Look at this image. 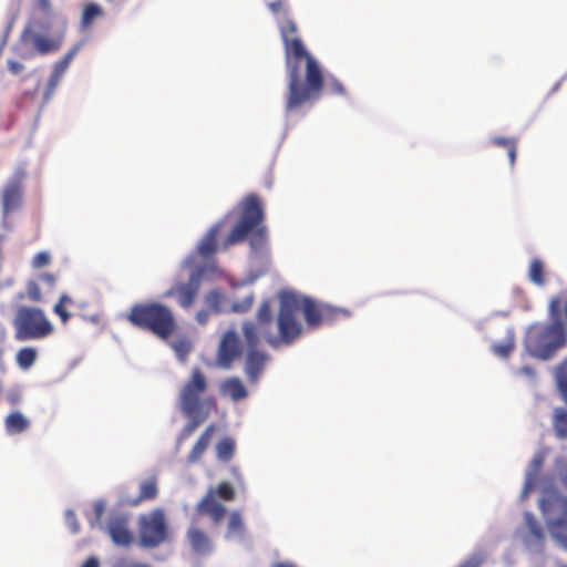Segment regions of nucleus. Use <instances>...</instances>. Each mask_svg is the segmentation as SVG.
<instances>
[{
	"mask_svg": "<svg viewBox=\"0 0 567 567\" xmlns=\"http://www.w3.org/2000/svg\"><path fill=\"white\" fill-rule=\"evenodd\" d=\"M285 43L288 69V95L285 105L286 113L297 111L322 90L324 79L318 61L303 45L300 38L287 37L285 25L280 27Z\"/></svg>",
	"mask_w": 567,
	"mask_h": 567,
	"instance_id": "nucleus-1",
	"label": "nucleus"
},
{
	"mask_svg": "<svg viewBox=\"0 0 567 567\" xmlns=\"http://www.w3.org/2000/svg\"><path fill=\"white\" fill-rule=\"evenodd\" d=\"M248 239L250 257L261 264L268 259L269 236L265 225V212L261 200L256 194L244 198L241 214L228 236L223 241V248Z\"/></svg>",
	"mask_w": 567,
	"mask_h": 567,
	"instance_id": "nucleus-2",
	"label": "nucleus"
},
{
	"mask_svg": "<svg viewBox=\"0 0 567 567\" xmlns=\"http://www.w3.org/2000/svg\"><path fill=\"white\" fill-rule=\"evenodd\" d=\"M208 388L207 378L199 368H194L190 378L184 383L178 394V408L187 419L177 436L181 444L206 422L210 414V400L202 399Z\"/></svg>",
	"mask_w": 567,
	"mask_h": 567,
	"instance_id": "nucleus-3",
	"label": "nucleus"
},
{
	"mask_svg": "<svg viewBox=\"0 0 567 567\" xmlns=\"http://www.w3.org/2000/svg\"><path fill=\"white\" fill-rule=\"evenodd\" d=\"M182 270H188L187 281H178L161 296L163 299L176 297L183 309L193 306L200 286L206 281H215L224 276L219 266L214 262L196 264L195 254H188L179 265Z\"/></svg>",
	"mask_w": 567,
	"mask_h": 567,
	"instance_id": "nucleus-4",
	"label": "nucleus"
},
{
	"mask_svg": "<svg viewBox=\"0 0 567 567\" xmlns=\"http://www.w3.org/2000/svg\"><path fill=\"white\" fill-rule=\"evenodd\" d=\"M126 319L131 324L167 340L176 329L173 311L164 303L153 301L132 306Z\"/></svg>",
	"mask_w": 567,
	"mask_h": 567,
	"instance_id": "nucleus-5",
	"label": "nucleus"
},
{
	"mask_svg": "<svg viewBox=\"0 0 567 567\" xmlns=\"http://www.w3.org/2000/svg\"><path fill=\"white\" fill-rule=\"evenodd\" d=\"M567 332L559 322H534L527 327L524 338L526 352L538 360L548 361L566 344Z\"/></svg>",
	"mask_w": 567,
	"mask_h": 567,
	"instance_id": "nucleus-6",
	"label": "nucleus"
},
{
	"mask_svg": "<svg viewBox=\"0 0 567 567\" xmlns=\"http://www.w3.org/2000/svg\"><path fill=\"white\" fill-rule=\"evenodd\" d=\"M279 313L277 317L278 336L266 334L268 344L278 349L280 346H291L302 333V326L296 319L299 310V298L292 290H281L278 293Z\"/></svg>",
	"mask_w": 567,
	"mask_h": 567,
	"instance_id": "nucleus-7",
	"label": "nucleus"
},
{
	"mask_svg": "<svg viewBox=\"0 0 567 567\" xmlns=\"http://www.w3.org/2000/svg\"><path fill=\"white\" fill-rule=\"evenodd\" d=\"M14 338L24 342L40 340L53 331V326L40 308L21 306L18 308L13 319Z\"/></svg>",
	"mask_w": 567,
	"mask_h": 567,
	"instance_id": "nucleus-8",
	"label": "nucleus"
},
{
	"mask_svg": "<svg viewBox=\"0 0 567 567\" xmlns=\"http://www.w3.org/2000/svg\"><path fill=\"white\" fill-rule=\"evenodd\" d=\"M137 544L143 549H155L168 540L169 527L161 507L141 514L137 519Z\"/></svg>",
	"mask_w": 567,
	"mask_h": 567,
	"instance_id": "nucleus-9",
	"label": "nucleus"
},
{
	"mask_svg": "<svg viewBox=\"0 0 567 567\" xmlns=\"http://www.w3.org/2000/svg\"><path fill=\"white\" fill-rule=\"evenodd\" d=\"M539 509L546 525L559 517L567 518V496H564L556 487L545 485L542 488Z\"/></svg>",
	"mask_w": 567,
	"mask_h": 567,
	"instance_id": "nucleus-10",
	"label": "nucleus"
},
{
	"mask_svg": "<svg viewBox=\"0 0 567 567\" xmlns=\"http://www.w3.org/2000/svg\"><path fill=\"white\" fill-rule=\"evenodd\" d=\"M66 29V23H62V29L59 33L53 37H49L44 33L33 32L29 30H23L20 37V40L23 44L30 45L38 54L48 55L50 53L56 52L64 39Z\"/></svg>",
	"mask_w": 567,
	"mask_h": 567,
	"instance_id": "nucleus-11",
	"label": "nucleus"
},
{
	"mask_svg": "<svg viewBox=\"0 0 567 567\" xmlns=\"http://www.w3.org/2000/svg\"><path fill=\"white\" fill-rule=\"evenodd\" d=\"M223 224V220L215 223L197 243L196 248L190 252L195 254L196 264L214 262L218 266L217 261L214 259V255L218 250L217 237Z\"/></svg>",
	"mask_w": 567,
	"mask_h": 567,
	"instance_id": "nucleus-12",
	"label": "nucleus"
},
{
	"mask_svg": "<svg viewBox=\"0 0 567 567\" xmlns=\"http://www.w3.org/2000/svg\"><path fill=\"white\" fill-rule=\"evenodd\" d=\"M241 353L240 340L234 329L227 330L218 346V364L221 368H228Z\"/></svg>",
	"mask_w": 567,
	"mask_h": 567,
	"instance_id": "nucleus-13",
	"label": "nucleus"
},
{
	"mask_svg": "<svg viewBox=\"0 0 567 567\" xmlns=\"http://www.w3.org/2000/svg\"><path fill=\"white\" fill-rule=\"evenodd\" d=\"M185 538L188 543L190 551L199 557H209L215 551V544L209 535L197 526H189L186 530Z\"/></svg>",
	"mask_w": 567,
	"mask_h": 567,
	"instance_id": "nucleus-14",
	"label": "nucleus"
},
{
	"mask_svg": "<svg viewBox=\"0 0 567 567\" xmlns=\"http://www.w3.org/2000/svg\"><path fill=\"white\" fill-rule=\"evenodd\" d=\"M25 173L23 171H18L6 184L2 194V209L4 215L20 207L22 202L21 181Z\"/></svg>",
	"mask_w": 567,
	"mask_h": 567,
	"instance_id": "nucleus-15",
	"label": "nucleus"
},
{
	"mask_svg": "<svg viewBox=\"0 0 567 567\" xmlns=\"http://www.w3.org/2000/svg\"><path fill=\"white\" fill-rule=\"evenodd\" d=\"M106 532L116 546L127 547L133 542V534L128 528V518L125 515H115L109 518Z\"/></svg>",
	"mask_w": 567,
	"mask_h": 567,
	"instance_id": "nucleus-16",
	"label": "nucleus"
},
{
	"mask_svg": "<svg viewBox=\"0 0 567 567\" xmlns=\"http://www.w3.org/2000/svg\"><path fill=\"white\" fill-rule=\"evenodd\" d=\"M269 354L258 349H247L245 359V373L251 383H256L266 368Z\"/></svg>",
	"mask_w": 567,
	"mask_h": 567,
	"instance_id": "nucleus-17",
	"label": "nucleus"
},
{
	"mask_svg": "<svg viewBox=\"0 0 567 567\" xmlns=\"http://www.w3.org/2000/svg\"><path fill=\"white\" fill-rule=\"evenodd\" d=\"M197 513L208 515L215 524H218L226 514V507L215 497L214 488H209L207 494L198 502L196 506Z\"/></svg>",
	"mask_w": 567,
	"mask_h": 567,
	"instance_id": "nucleus-18",
	"label": "nucleus"
},
{
	"mask_svg": "<svg viewBox=\"0 0 567 567\" xmlns=\"http://www.w3.org/2000/svg\"><path fill=\"white\" fill-rule=\"evenodd\" d=\"M224 539L226 542L237 543L238 545L246 544L247 530L239 512L234 511L230 513Z\"/></svg>",
	"mask_w": 567,
	"mask_h": 567,
	"instance_id": "nucleus-19",
	"label": "nucleus"
},
{
	"mask_svg": "<svg viewBox=\"0 0 567 567\" xmlns=\"http://www.w3.org/2000/svg\"><path fill=\"white\" fill-rule=\"evenodd\" d=\"M299 298V309H301L303 319L308 327L317 328L322 322L321 311L312 297L297 293Z\"/></svg>",
	"mask_w": 567,
	"mask_h": 567,
	"instance_id": "nucleus-20",
	"label": "nucleus"
},
{
	"mask_svg": "<svg viewBox=\"0 0 567 567\" xmlns=\"http://www.w3.org/2000/svg\"><path fill=\"white\" fill-rule=\"evenodd\" d=\"M545 461V456L542 452L534 455L525 475V482L523 491L520 493V499L524 501L529 496L530 491L535 487L536 476L542 468Z\"/></svg>",
	"mask_w": 567,
	"mask_h": 567,
	"instance_id": "nucleus-21",
	"label": "nucleus"
},
{
	"mask_svg": "<svg viewBox=\"0 0 567 567\" xmlns=\"http://www.w3.org/2000/svg\"><path fill=\"white\" fill-rule=\"evenodd\" d=\"M221 395L229 396L233 401L239 402L248 396V391L238 377H231L220 383Z\"/></svg>",
	"mask_w": 567,
	"mask_h": 567,
	"instance_id": "nucleus-22",
	"label": "nucleus"
},
{
	"mask_svg": "<svg viewBox=\"0 0 567 567\" xmlns=\"http://www.w3.org/2000/svg\"><path fill=\"white\" fill-rule=\"evenodd\" d=\"M157 484L155 480L143 481L140 485V495L135 498L124 499L120 498L118 503L123 505L137 506L143 501L153 499L157 495Z\"/></svg>",
	"mask_w": 567,
	"mask_h": 567,
	"instance_id": "nucleus-23",
	"label": "nucleus"
},
{
	"mask_svg": "<svg viewBox=\"0 0 567 567\" xmlns=\"http://www.w3.org/2000/svg\"><path fill=\"white\" fill-rule=\"evenodd\" d=\"M524 522L530 534V536L524 538L525 545L528 547L533 545H540L544 540V533L534 514L530 512H525Z\"/></svg>",
	"mask_w": 567,
	"mask_h": 567,
	"instance_id": "nucleus-24",
	"label": "nucleus"
},
{
	"mask_svg": "<svg viewBox=\"0 0 567 567\" xmlns=\"http://www.w3.org/2000/svg\"><path fill=\"white\" fill-rule=\"evenodd\" d=\"M55 19L56 13L50 16L44 13L34 14L23 30L49 34L52 31Z\"/></svg>",
	"mask_w": 567,
	"mask_h": 567,
	"instance_id": "nucleus-25",
	"label": "nucleus"
},
{
	"mask_svg": "<svg viewBox=\"0 0 567 567\" xmlns=\"http://www.w3.org/2000/svg\"><path fill=\"white\" fill-rule=\"evenodd\" d=\"M546 526L555 543L567 551V518L559 517Z\"/></svg>",
	"mask_w": 567,
	"mask_h": 567,
	"instance_id": "nucleus-26",
	"label": "nucleus"
},
{
	"mask_svg": "<svg viewBox=\"0 0 567 567\" xmlns=\"http://www.w3.org/2000/svg\"><path fill=\"white\" fill-rule=\"evenodd\" d=\"M554 381L557 394L567 406V357L555 367Z\"/></svg>",
	"mask_w": 567,
	"mask_h": 567,
	"instance_id": "nucleus-27",
	"label": "nucleus"
},
{
	"mask_svg": "<svg viewBox=\"0 0 567 567\" xmlns=\"http://www.w3.org/2000/svg\"><path fill=\"white\" fill-rule=\"evenodd\" d=\"M84 45L85 40L76 42L62 59L54 63L52 71L63 76L66 70L69 69L71 62L74 60L76 54L83 49Z\"/></svg>",
	"mask_w": 567,
	"mask_h": 567,
	"instance_id": "nucleus-28",
	"label": "nucleus"
},
{
	"mask_svg": "<svg viewBox=\"0 0 567 567\" xmlns=\"http://www.w3.org/2000/svg\"><path fill=\"white\" fill-rule=\"evenodd\" d=\"M28 426L29 420L20 411H14L6 417V430L10 435L22 433Z\"/></svg>",
	"mask_w": 567,
	"mask_h": 567,
	"instance_id": "nucleus-29",
	"label": "nucleus"
},
{
	"mask_svg": "<svg viewBox=\"0 0 567 567\" xmlns=\"http://www.w3.org/2000/svg\"><path fill=\"white\" fill-rule=\"evenodd\" d=\"M226 300L227 298L225 293L218 288L212 289L204 296L205 306L215 315H220L224 312L223 305L226 302Z\"/></svg>",
	"mask_w": 567,
	"mask_h": 567,
	"instance_id": "nucleus-30",
	"label": "nucleus"
},
{
	"mask_svg": "<svg viewBox=\"0 0 567 567\" xmlns=\"http://www.w3.org/2000/svg\"><path fill=\"white\" fill-rule=\"evenodd\" d=\"M103 16L102 7L96 2H89L84 6L82 10L80 29L82 31L89 29L95 19Z\"/></svg>",
	"mask_w": 567,
	"mask_h": 567,
	"instance_id": "nucleus-31",
	"label": "nucleus"
},
{
	"mask_svg": "<svg viewBox=\"0 0 567 567\" xmlns=\"http://www.w3.org/2000/svg\"><path fill=\"white\" fill-rule=\"evenodd\" d=\"M553 427L555 434L560 440H567V409L563 406L555 408L553 411Z\"/></svg>",
	"mask_w": 567,
	"mask_h": 567,
	"instance_id": "nucleus-32",
	"label": "nucleus"
},
{
	"mask_svg": "<svg viewBox=\"0 0 567 567\" xmlns=\"http://www.w3.org/2000/svg\"><path fill=\"white\" fill-rule=\"evenodd\" d=\"M258 323L251 320L243 322V334L247 346V349H258L260 342V334Z\"/></svg>",
	"mask_w": 567,
	"mask_h": 567,
	"instance_id": "nucleus-33",
	"label": "nucleus"
},
{
	"mask_svg": "<svg viewBox=\"0 0 567 567\" xmlns=\"http://www.w3.org/2000/svg\"><path fill=\"white\" fill-rule=\"evenodd\" d=\"M236 442L233 437H223L216 444V456L220 462L227 463L235 455Z\"/></svg>",
	"mask_w": 567,
	"mask_h": 567,
	"instance_id": "nucleus-34",
	"label": "nucleus"
},
{
	"mask_svg": "<svg viewBox=\"0 0 567 567\" xmlns=\"http://www.w3.org/2000/svg\"><path fill=\"white\" fill-rule=\"evenodd\" d=\"M37 349L25 347L18 351L16 360L17 364L22 370H29L37 361Z\"/></svg>",
	"mask_w": 567,
	"mask_h": 567,
	"instance_id": "nucleus-35",
	"label": "nucleus"
},
{
	"mask_svg": "<svg viewBox=\"0 0 567 567\" xmlns=\"http://www.w3.org/2000/svg\"><path fill=\"white\" fill-rule=\"evenodd\" d=\"M515 347V336L514 330L512 328L507 329V338L504 343H495L492 346V351L495 355L502 359H506L509 357L511 352Z\"/></svg>",
	"mask_w": 567,
	"mask_h": 567,
	"instance_id": "nucleus-36",
	"label": "nucleus"
},
{
	"mask_svg": "<svg viewBox=\"0 0 567 567\" xmlns=\"http://www.w3.org/2000/svg\"><path fill=\"white\" fill-rule=\"evenodd\" d=\"M529 280L536 286H543L544 279V262L540 259H533L529 265L528 271Z\"/></svg>",
	"mask_w": 567,
	"mask_h": 567,
	"instance_id": "nucleus-37",
	"label": "nucleus"
},
{
	"mask_svg": "<svg viewBox=\"0 0 567 567\" xmlns=\"http://www.w3.org/2000/svg\"><path fill=\"white\" fill-rule=\"evenodd\" d=\"M256 320L260 328L271 323L272 311H271V300L270 299L262 300V302L256 313Z\"/></svg>",
	"mask_w": 567,
	"mask_h": 567,
	"instance_id": "nucleus-38",
	"label": "nucleus"
},
{
	"mask_svg": "<svg viewBox=\"0 0 567 567\" xmlns=\"http://www.w3.org/2000/svg\"><path fill=\"white\" fill-rule=\"evenodd\" d=\"M172 349L174 350L177 360L181 363H185L188 354L192 351V343L187 339H179L172 342Z\"/></svg>",
	"mask_w": 567,
	"mask_h": 567,
	"instance_id": "nucleus-39",
	"label": "nucleus"
},
{
	"mask_svg": "<svg viewBox=\"0 0 567 567\" xmlns=\"http://www.w3.org/2000/svg\"><path fill=\"white\" fill-rule=\"evenodd\" d=\"M548 315H549V319H550L549 323L559 322L561 326V329L566 330V324L561 317L560 302L557 298H553L550 300L549 308H548Z\"/></svg>",
	"mask_w": 567,
	"mask_h": 567,
	"instance_id": "nucleus-40",
	"label": "nucleus"
},
{
	"mask_svg": "<svg viewBox=\"0 0 567 567\" xmlns=\"http://www.w3.org/2000/svg\"><path fill=\"white\" fill-rule=\"evenodd\" d=\"M254 301H255V295H254V292H250L249 295H247L244 298V300L233 302L229 311L234 312V313H240V315L246 313L252 307Z\"/></svg>",
	"mask_w": 567,
	"mask_h": 567,
	"instance_id": "nucleus-41",
	"label": "nucleus"
},
{
	"mask_svg": "<svg viewBox=\"0 0 567 567\" xmlns=\"http://www.w3.org/2000/svg\"><path fill=\"white\" fill-rule=\"evenodd\" d=\"M208 445L209 444L197 439L192 451L189 452V454L187 456L188 463H190V464L197 463L202 458V456L205 453V451L207 450Z\"/></svg>",
	"mask_w": 567,
	"mask_h": 567,
	"instance_id": "nucleus-42",
	"label": "nucleus"
},
{
	"mask_svg": "<svg viewBox=\"0 0 567 567\" xmlns=\"http://www.w3.org/2000/svg\"><path fill=\"white\" fill-rule=\"evenodd\" d=\"M215 491V495L217 494L224 501H233L236 496L234 486L228 482H221Z\"/></svg>",
	"mask_w": 567,
	"mask_h": 567,
	"instance_id": "nucleus-43",
	"label": "nucleus"
},
{
	"mask_svg": "<svg viewBox=\"0 0 567 567\" xmlns=\"http://www.w3.org/2000/svg\"><path fill=\"white\" fill-rule=\"evenodd\" d=\"M64 522L72 534H76L80 530V523L73 509H65Z\"/></svg>",
	"mask_w": 567,
	"mask_h": 567,
	"instance_id": "nucleus-44",
	"label": "nucleus"
},
{
	"mask_svg": "<svg viewBox=\"0 0 567 567\" xmlns=\"http://www.w3.org/2000/svg\"><path fill=\"white\" fill-rule=\"evenodd\" d=\"M326 86L328 90H331L332 93L338 95H346V90L342 83L336 79L334 76H328L326 80Z\"/></svg>",
	"mask_w": 567,
	"mask_h": 567,
	"instance_id": "nucleus-45",
	"label": "nucleus"
},
{
	"mask_svg": "<svg viewBox=\"0 0 567 567\" xmlns=\"http://www.w3.org/2000/svg\"><path fill=\"white\" fill-rule=\"evenodd\" d=\"M51 257L50 254L47 251H40L34 255L32 259V267L33 268H43L50 264Z\"/></svg>",
	"mask_w": 567,
	"mask_h": 567,
	"instance_id": "nucleus-46",
	"label": "nucleus"
},
{
	"mask_svg": "<svg viewBox=\"0 0 567 567\" xmlns=\"http://www.w3.org/2000/svg\"><path fill=\"white\" fill-rule=\"evenodd\" d=\"M278 23H279V28L281 25L286 27V29H287V37H289L290 33L295 34L297 32V24L295 23L293 20H291L288 17L287 12H284L282 20H279Z\"/></svg>",
	"mask_w": 567,
	"mask_h": 567,
	"instance_id": "nucleus-47",
	"label": "nucleus"
},
{
	"mask_svg": "<svg viewBox=\"0 0 567 567\" xmlns=\"http://www.w3.org/2000/svg\"><path fill=\"white\" fill-rule=\"evenodd\" d=\"M260 276H261V272H249L247 277H245L244 279H241L238 282H233L231 286L234 288H240V287H246V286L252 285L254 282H256V280Z\"/></svg>",
	"mask_w": 567,
	"mask_h": 567,
	"instance_id": "nucleus-48",
	"label": "nucleus"
},
{
	"mask_svg": "<svg viewBox=\"0 0 567 567\" xmlns=\"http://www.w3.org/2000/svg\"><path fill=\"white\" fill-rule=\"evenodd\" d=\"M94 514L97 523H101L106 508V502L104 499H97L94 505Z\"/></svg>",
	"mask_w": 567,
	"mask_h": 567,
	"instance_id": "nucleus-49",
	"label": "nucleus"
},
{
	"mask_svg": "<svg viewBox=\"0 0 567 567\" xmlns=\"http://www.w3.org/2000/svg\"><path fill=\"white\" fill-rule=\"evenodd\" d=\"M28 296L32 301H40L41 299V290L33 281L28 285Z\"/></svg>",
	"mask_w": 567,
	"mask_h": 567,
	"instance_id": "nucleus-50",
	"label": "nucleus"
},
{
	"mask_svg": "<svg viewBox=\"0 0 567 567\" xmlns=\"http://www.w3.org/2000/svg\"><path fill=\"white\" fill-rule=\"evenodd\" d=\"M35 2L41 13L49 16L55 13L51 0H35Z\"/></svg>",
	"mask_w": 567,
	"mask_h": 567,
	"instance_id": "nucleus-51",
	"label": "nucleus"
},
{
	"mask_svg": "<svg viewBox=\"0 0 567 567\" xmlns=\"http://www.w3.org/2000/svg\"><path fill=\"white\" fill-rule=\"evenodd\" d=\"M112 567H151L148 564L136 561V560H126L121 559L116 561Z\"/></svg>",
	"mask_w": 567,
	"mask_h": 567,
	"instance_id": "nucleus-52",
	"label": "nucleus"
},
{
	"mask_svg": "<svg viewBox=\"0 0 567 567\" xmlns=\"http://www.w3.org/2000/svg\"><path fill=\"white\" fill-rule=\"evenodd\" d=\"M53 311L60 317L63 323H66L71 318V313L65 310L62 305H55Z\"/></svg>",
	"mask_w": 567,
	"mask_h": 567,
	"instance_id": "nucleus-53",
	"label": "nucleus"
},
{
	"mask_svg": "<svg viewBox=\"0 0 567 567\" xmlns=\"http://www.w3.org/2000/svg\"><path fill=\"white\" fill-rule=\"evenodd\" d=\"M216 427L214 424H209L203 433L199 435V440L209 444Z\"/></svg>",
	"mask_w": 567,
	"mask_h": 567,
	"instance_id": "nucleus-54",
	"label": "nucleus"
},
{
	"mask_svg": "<svg viewBox=\"0 0 567 567\" xmlns=\"http://www.w3.org/2000/svg\"><path fill=\"white\" fill-rule=\"evenodd\" d=\"M517 373L523 374V375L527 377L530 380H536V378H537V373H536L535 369L529 367V365L522 367L517 371Z\"/></svg>",
	"mask_w": 567,
	"mask_h": 567,
	"instance_id": "nucleus-55",
	"label": "nucleus"
},
{
	"mask_svg": "<svg viewBox=\"0 0 567 567\" xmlns=\"http://www.w3.org/2000/svg\"><path fill=\"white\" fill-rule=\"evenodd\" d=\"M24 69V65L18 61H14V60H9L8 61V70L17 75L18 73H20L22 70Z\"/></svg>",
	"mask_w": 567,
	"mask_h": 567,
	"instance_id": "nucleus-56",
	"label": "nucleus"
},
{
	"mask_svg": "<svg viewBox=\"0 0 567 567\" xmlns=\"http://www.w3.org/2000/svg\"><path fill=\"white\" fill-rule=\"evenodd\" d=\"M493 143L506 148H509L511 146L515 145V141L508 137H495L493 138Z\"/></svg>",
	"mask_w": 567,
	"mask_h": 567,
	"instance_id": "nucleus-57",
	"label": "nucleus"
},
{
	"mask_svg": "<svg viewBox=\"0 0 567 567\" xmlns=\"http://www.w3.org/2000/svg\"><path fill=\"white\" fill-rule=\"evenodd\" d=\"M63 76L59 75L58 73L55 72H51V75L48 80V86H50L51 89H55L58 87V85L60 84L61 80H62Z\"/></svg>",
	"mask_w": 567,
	"mask_h": 567,
	"instance_id": "nucleus-58",
	"label": "nucleus"
},
{
	"mask_svg": "<svg viewBox=\"0 0 567 567\" xmlns=\"http://www.w3.org/2000/svg\"><path fill=\"white\" fill-rule=\"evenodd\" d=\"M208 319H209L208 310L202 309V310L197 311V313H196V321L199 324H206L208 322Z\"/></svg>",
	"mask_w": 567,
	"mask_h": 567,
	"instance_id": "nucleus-59",
	"label": "nucleus"
},
{
	"mask_svg": "<svg viewBox=\"0 0 567 567\" xmlns=\"http://www.w3.org/2000/svg\"><path fill=\"white\" fill-rule=\"evenodd\" d=\"M81 567H100V560L95 556H90L83 561Z\"/></svg>",
	"mask_w": 567,
	"mask_h": 567,
	"instance_id": "nucleus-60",
	"label": "nucleus"
},
{
	"mask_svg": "<svg viewBox=\"0 0 567 567\" xmlns=\"http://www.w3.org/2000/svg\"><path fill=\"white\" fill-rule=\"evenodd\" d=\"M268 8L274 14H278L281 11L282 2L281 0L269 2Z\"/></svg>",
	"mask_w": 567,
	"mask_h": 567,
	"instance_id": "nucleus-61",
	"label": "nucleus"
},
{
	"mask_svg": "<svg viewBox=\"0 0 567 567\" xmlns=\"http://www.w3.org/2000/svg\"><path fill=\"white\" fill-rule=\"evenodd\" d=\"M54 92H55V89H51L50 86L47 85V89L43 93L44 104H47L52 99Z\"/></svg>",
	"mask_w": 567,
	"mask_h": 567,
	"instance_id": "nucleus-62",
	"label": "nucleus"
},
{
	"mask_svg": "<svg viewBox=\"0 0 567 567\" xmlns=\"http://www.w3.org/2000/svg\"><path fill=\"white\" fill-rule=\"evenodd\" d=\"M507 151H508L509 164H511V166H513L515 164V159H516V144L511 146L509 148H507Z\"/></svg>",
	"mask_w": 567,
	"mask_h": 567,
	"instance_id": "nucleus-63",
	"label": "nucleus"
},
{
	"mask_svg": "<svg viewBox=\"0 0 567 567\" xmlns=\"http://www.w3.org/2000/svg\"><path fill=\"white\" fill-rule=\"evenodd\" d=\"M42 281H44L48 285H53L55 281V278L52 274H43L41 276Z\"/></svg>",
	"mask_w": 567,
	"mask_h": 567,
	"instance_id": "nucleus-64",
	"label": "nucleus"
}]
</instances>
